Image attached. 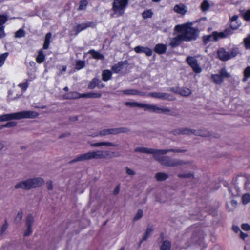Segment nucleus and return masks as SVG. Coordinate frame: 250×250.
<instances>
[{"instance_id": "obj_48", "label": "nucleus", "mask_w": 250, "mask_h": 250, "mask_svg": "<svg viewBox=\"0 0 250 250\" xmlns=\"http://www.w3.org/2000/svg\"><path fill=\"white\" fill-rule=\"evenodd\" d=\"M243 18L247 21H250V9L244 13Z\"/></svg>"}, {"instance_id": "obj_27", "label": "nucleus", "mask_w": 250, "mask_h": 250, "mask_svg": "<svg viewBox=\"0 0 250 250\" xmlns=\"http://www.w3.org/2000/svg\"><path fill=\"white\" fill-rule=\"evenodd\" d=\"M151 148L144 147H136L134 151L136 152H140L142 153L150 154L151 152Z\"/></svg>"}, {"instance_id": "obj_51", "label": "nucleus", "mask_w": 250, "mask_h": 250, "mask_svg": "<svg viewBox=\"0 0 250 250\" xmlns=\"http://www.w3.org/2000/svg\"><path fill=\"white\" fill-rule=\"evenodd\" d=\"M124 93L128 95H135L137 92L134 90H125L124 91Z\"/></svg>"}, {"instance_id": "obj_59", "label": "nucleus", "mask_w": 250, "mask_h": 250, "mask_svg": "<svg viewBox=\"0 0 250 250\" xmlns=\"http://www.w3.org/2000/svg\"><path fill=\"white\" fill-rule=\"evenodd\" d=\"M238 18V16L237 15H234L231 18V21H232V22L236 21Z\"/></svg>"}, {"instance_id": "obj_58", "label": "nucleus", "mask_w": 250, "mask_h": 250, "mask_svg": "<svg viewBox=\"0 0 250 250\" xmlns=\"http://www.w3.org/2000/svg\"><path fill=\"white\" fill-rule=\"evenodd\" d=\"M248 235L246 233H243L242 232H241L240 233V237L243 239H245L246 237H247Z\"/></svg>"}, {"instance_id": "obj_45", "label": "nucleus", "mask_w": 250, "mask_h": 250, "mask_svg": "<svg viewBox=\"0 0 250 250\" xmlns=\"http://www.w3.org/2000/svg\"><path fill=\"white\" fill-rule=\"evenodd\" d=\"M153 229L151 228H148L145 233L144 236L143 237V240H146L148 236L151 234L152 232Z\"/></svg>"}, {"instance_id": "obj_26", "label": "nucleus", "mask_w": 250, "mask_h": 250, "mask_svg": "<svg viewBox=\"0 0 250 250\" xmlns=\"http://www.w3.org/2000/svg\"><path fill=\"white\" fill-rule=\"evenodd\" d=\"M88 53L91 54L92 57L95 59L103 60L104 59V56L103 55L94 50H90L89 51Z\"/></svg>"}, {"instance_id": "obj_63", "label": "nucleus", "mask_w": 250, "mask_h": 250, "mask_svg": "<svg viewBox=\"0 0 250 250\" xmlns=\"http://www.w3.org/2000/svg\"><path fill=\"white\" fill-rule=\"evenodd\" d=\"M64 89V91H68V89H68V87L67 86H66V87H65L64 88V89Z\"/></svg>"}, {"instance_id": "obj_43", "label": "nucleus", "mask_w": 250, "mask_h": 250, "mask_svg": "<svg viewBox=\"0 0 250 250\" xmlns=\"http://www.w3.org/2000/svg\"><path fill=\"white\" fill-rule=\"evenodd\" d=\"M143 216V211L142 210H139L136 213L135 216L134 217V220H138L141 219Z\"/></svg>"}, {"instance_id": "obj_9", "label": "nucleus", "mask_w": 250, "mask_h": 250, "mask_svg": "<svg viewBox=\"0 0 250 250\" xmlns=\"http://www.w3.org/2000/svg\"><path fill=\"white\" fill-rule=\"evenodd\" d=\"M228 35L227 31L222 32H214L212 34L205 36L203 37L204 42L205 44L210 41H216L218 40L226 37Z\"/></svg>"}, {"instance_id": "obj_18", "label": "nucleus", "mask_w": 250, "mask_h": 250, "mask_svg": "<svg viewBox=\"0 0 250 250\" xmlns=\"http://www.w3.org/2000/svg\"><path fill=\"white\" fill-rule=\"evenodd\" d=\"M182 41H184L183 40L182 36L180 34L177 36L170 39L169 45L172 47H175L178 46Z\"/></svg>"}, {"instance_id": "obj_46", "label": "nucleus", "mask_w": 250, "mask_h": 250, "mask_svg": "<svg viewBox=\"0 0 250 250\" xmlns=\"http://www.w3.org/2000/svg\"><path fill=\"white\" fill-rule=\"evenodd\" d=\"M16 122H9L7 123V124H6L5 125H2L1 126V128H2L3 127H14V126H16Z\"/></svg>"}, {"instance_id": "obj_57", "label": "nucleus", "mask_w": 250, "mask_h": 250, "mask_svg": "<svg viewBox=\"0 0 250 250\" xmlns=\"http://www.w3.org/2000/svg\"><path fill=\"white\" fill-rule=\"evenodd\" d=\"M233 230L236 233H238L240 231V229L238 226H234L232 228Z\"/></svg>"}, {"instance_id": "obj_20", "label": "nucleus", "mask_w": 250, "mask_h": 250, "mask_svg": "<svg viewBox=\"0 0 250 250\" xmlns=\"http://www.w3.org/2000/svg\"><path fill=\"white\" fill-rule=\"evenodd\" d=\"M126 61H121L112 66V71L116 73L120 72L123 68L125 65H126Z\"/></svg>"}, {"instance_id": "obj_44", "label": "nucleus", "mask_w": 250, "mask_h": 250, "mask_svg": "<svg viewBox=\"0 0 250 250\" xmlns=\"http://www.w3.org/2000/svg\"><path fill=\"white\" fill-rule=\"evenodd\" d=\"M178 177L180 178H192L193 175L192 173H182L178 175Z\"/></svg>"}, {"instance_id": "obj_61", "label": "nucleus", "mask_w": 250, "mask_h": 250, "mask_svg": "<svg viewBox=\"0 0 250 250\" xmlns=\"http://www.w3.org/2000/svg\"><path fill=\"white\" fill-rule=\"evenodd\" d=\"M230 204L234 207H235L237 205V203L236 201L233 200L230 202Z\"/></svg>"}, {"instance_id": "obj_19", "label": "nucleus", "mask_w": 250, "mask_h": 250, "mask_svg": "<svg viewBox=\"0 0 250 250\" xmlns=\"http://www.w3.org/2000/svg\"><path fill=\"white\" fill-rule=\"evenodd\" d=\"M149 96L152 97L154 98L161 99H169L171 100L172 99L169 97V96L166 93H160V92H153L150 93L148 94Z\"/></svg>"}, {"instance_id": "obj_54", "label": "nucleus", "mask_w": 250, "mask_h": 250, "mask_svg": "<svg viewBox=\"0 0 250 250\" xmlns=\"http://www.w3.org/2000/svg\"><path fill=\"white\" fill-rule=\"evenodd\" d=\"M242 229L246 231L250 230V226L248 224H244L241 226Z\"/></svg>"}, {"instance_id": "obj_35", "label": "nucleus", "mask_w": 250, "mask_h": 250, "mask_svg": "<svg viewBox=\"0 0 250 250\" xmlns=\"http://www.w3.org/2000/svg\"><path fill=\"white\" fill-rule=\"evenodd\" d=\"M8 53H4L0 55V67L3 66L4 62L8 56Z\"/></svg>"}, {"instance_id": "obj_56", "label": "nucleus", "mask_w": 250, "mask_h": 250, "mask_svg": "<svg viewBox=\"0 0 250 250\" xmlns=\"http://www.w3.org/2000/svg\"><path fill=\"white\" fill-rule=\"evenodd\" d=\"M22 218V212H19L16 216V220L17 221H20Z\"/></svg>"}, {"instance_id": "obj_40", "label": "nucleus", "mask_w": 250, "mask_h": 250, "mask_svg": "<svg viewBox=\"0 0 250 250\" xmlns=\"http://www.w3.org/2000/svg\"><path fill=\"white\" fill-rule=\"evenodd\" d=\"M220 75L222 76V78H229L230 77V75L228 73L226 70L224 68L222 69L220 71Z\"/></svg>"}, {"instance_id": "obj_50", "label": "nucleus", "mask_w": 250, "mask_h": 250, "mask_svg": "<svg viewBox=\"0 0 250 250\" xmlns=\"http://www.w3.org/2000/svg\"><path fill=\"white\" fill-rule=\"evenodd\" d=\"M152 13L150 11H147L143 12V17L144 18H150L152 16Z\"/></svg>"}, {"instance_id": "obj_25", "label": "nucleus", "mask_w": 250, "mask_h": 250, "mask_svg": "<svg viewBox=\"0 0 250 250\" xmlns=\"http://www.w3.org/2000/svg\"><path fill=\"white\" fill-rule=\"evenodd\" d=\"M171 244L168 240L164 241L160 247V250H173L171 249Z\"/></svg>"}, {"instance_id": "obj_15", "label": "nucleus", "mask_w": 250, "mask_h": 250, "mask_svg": "<svg viewBox=\"0 0 250 250\" xmlns=\"http://www.w3.org/2000/svg\"><path fill=\"white\" fill-rule=\"evenodd\" d=\"M89 145L92 147H100L105 146L107 147H116L117 145L110 142H101L97 143H89Z\"/></svg>"}, {"instance_id": "obj_2", "label": "nucleus", "mask_w": 250, "mask_h": 250, "mask_svg": "<svg viewBox=\"0 0 250 250\" xmlns=\"http://www.w3.org/2000/svg\"><path fill=\"white\" fill-rule=\"evenodd\" d=\"M110 152L107 150H97L88 151L77 155L75 159L71 161V163L77 162H83L92 159H103L111 158Z\"/></svg>"}, {"instance_id": "obj_8", "label": "nucleus", "mask_w": 250, "mask_h": 250, "mask_svg": "<svg viewBox=\"0 0 250 250\" xmlns=\"http://www.w3.org/2000/svg\"><path fill=\"white\" fill-rule=\"evenodd\" d=\"M129 131L128 128L124 127L106 128L100 130L97 135L104 137L109 135L127 133Z\"/></svg>"}, {"instance_id": "obj_37", "label": "nucleus", "mask_w": 250, "mask_h": 250, "mask_svg": "<svg viewBox=\"0 0 250 250\" xmlns=\"http://www.w3.org/2000/svg\"><path fill=\"white\" fill-rule=\"evenodd\" d=\"M125 104L127 106H129L131 107H141V105L142 104L139 103L135 102H126Z\"/></svg>"}, {"instance_id": "obj_41", "label": "nucleus", "mask_w": 250, "mask_h": 250, "mask_svg": "<svg viewBox=\"0 0 250 250\" xmlns=\"http://www.w3.org/2000/svg\"><path fill=\"white\" fill-rule=\"evenodd\" d=\"M24 36L25 32L24 30L22 29H20L15 33V37L16 38H21L24 37Z\"/></svg>"}, {"instance_id": "obj_52", "label": "nucleus", "mask_w": 250, "mask_h": 250, "mask_svg": "<svg viewBox=\"0 0 250 250\" xmlns=\"http://www.w3.org/2000/svg\"><path fill=\"white\" fill-rule=\"evenodd\" d=\"M4 29L5 27L0 26V39L4 38L6 35Z\"/></svg>"}, {"instance_id": "obj_12", "label": "nucleus", "mask_w": 250, "mask_h": 250, "mask_svg": "<svg viewBox=\"0 0 250 250\" xmlns=\"http://www.w3.org/2000/svg\"><path fill=\"white\" fill-rule=\"evenodd\" d=\"M175 134H187V135H191L195 134L196 135H200V136H204L205 134L204 133H202V131L198 130L196 131L194 130H192L188 128H182L174 131Z\"/></svg>"}, {"instance_id": "obj_6", "label": "nucleus", "mask_w": 250, "mask_h": 250, "mask_svg": "<svg viewBox=\"0 0 250 250\" xmlns=\"http://www.w3.org/2000/svg\"><path fill=\"white\" fill-rule=\"evenodd\" d=\"M128 3V0H114L112 7L114 13L112 16L120 17L123 15Z\"/></svg>"}, {"instance_id": "obj_14", "label": "nucleus", "mask_w": 250, "mask_h": 250, "mask_svg": "<svg viewBox=\"0 0 250 250\" xmlns=\"http://www.w3.org/2000/svg\"><path fill=\"white\" fill-rule=\"evenodd\" d=\"M134 50L137 53H144L148 56H150L152 54V50L148 47L137 46L134 48Z\"/></svg>"}, {"instance_id": "obj_53", "label": "nucleus", "mask_w": 250, "mask_h": 250, "mask_svg": "<svg viewBox=\"0 0 250 250\" xmlns=\"http://www.w3.org/2000/svg\"><path fill=\"white\" fill-rule=\"evenodd\" d=\"M27 229L24 232V235L26 236H28L30 235L32 232V229H31V227L27 226Z\"/></svg>"}, {"instance_id": "obj_62", "label": "nucleus", "mask_w": 250, "mask_h": 250, "mask_svg": "<svg viewBox=\"0 0 250 250\" xmlns=\"http://www.w3.org/2000/svg\"><path fill=\"white\" fill-rule=\"evenodd\" d=\"M3 147V145L2 143L0 142V150L2 149Z\"/></svg>"}, {"instance_id": "obj_16", "label": "nucleus", "mask_w": 250, "mask_h": 250, "mask_svg": "<svg viewBox=\"0 0 250 250\" xmlns=\"http://www.w3.org/2000/svg\"><path fill=\"white\" fill-rule=\"evenodd\" d=\"M173 10L177 13L185 15L188 11V8L183 4L180 3L176 5L174 7Z\"/></svg>"}, {"instance_id": "obj_39", "label": "nucleus", "mask_w": 250, "mask_h": 250, "mask_svg": "<svg viewBox=\"0 0 250 250\" xmlns=\"http://www.w3.org/2000/svg\"><path fill=\"white\" fill-rule=\"evenodd\" d=\"M7 21V17L4 15H0V26L5 27L4 25Z\"/></svg>"}, {"instance_id": "obj_47", "label": "nucleus", "mask_w": 250, "mask_h": 250, "mask_svg": "<svg viewBox=\"0 0 250 250\" xmlns=\"http://www.w3.org/2000/svg\"><path fill=\"white\" fill-rule=\"evenodd\" d=\"M33 218L32 216H28L27 218L26 221V225L27 226L31 227L32 224L33 222Z\"/></svg>"}, {"instance_id": "obj_7", "label": "nucleus", "mask_w": 250, "mask_h": 250, "mask_svg": "<svg viewBox=\"0 0 250 250\" xmlns=\"http://www.w3.org/2000/svg\"><path fill=\"white\" fill-rule=\"evenodd\" d=\"M238 52L237 48H234L229 52H227L224 48H220L217 51V55L221 60L225 61L235 57Z\"/></svg>"}, {"instance_id": "obj_13", "label": "nucleus", "mask_w": 250, "mask_h": 250, "mask_svg": "<svg viewBox=\"0 0 250 250\" xmlns=\"http://www.w3.org/2000/svg\"><path fill=\"white\" fill-rule=\"evenodd\" d=\"M71 94L72 96L68 97L65 96H64V98H78L80 97H84V98H99L101 96V94L100 93H94V92H90L87 93H85L83 94H79L76 92H72Z\"/></svg>"}, {"instance_id": "obj_60", "label": "nucleus", "mask_w": 250, "mask_h": 250, "mask_svg": "<svg viewBox=\"0 0 250 250\" xmlns=\"http://www.w3.org/2000/svg\"><path fill=\"white\" fill-rule=\"evenodd\" d=\"M119 191H120V187L119 186H117L115 189H114V193L115 194H118V193L119 192Z\"/></svg>"}, {"instance_id": "obj_29", "label": "nucleus", "mask_w": 250, "mask_h": 250, "mask_svg": "<svg viewBox=\"0 0 250 250\" xmlns=\"http://www.w3.org/2000/svg\"><path fill=\"white\" fill-rule=\"evenodd\" d=\"M168 176V175L166 173H157L155 177L157 181H161L167 179Z\"/></svg>"}, {"instance_id": "obj_49", "label": "nucleus", "mask_w": 250, "mask_h": 250, "mask_svg": "<svg viewBox=\"0 0 250 250\" xmlns=\"http://www.w3.org/2000/svg\"><path fill=\"white\" fill-rule=\"evenodd\" d=\"M28 86V83L27 82H26L23 83H20L18 85V86L20 87V88H21L24 91H25L27 89Z\"/></svg>"}, {"instance_id": "obj_42", "label": "nucleus", "mask_w": 250, "mask_h": 250, "mask_svg": "<svg viewBox=\"0 0 250 250\" xmlns=\"http://www.w3.org/2000/svg\"><path fill=\"white\" fill-rule=\"evenodd\" d=\"M242 201L244 204H247L250 202V194H246L242 197Z\"/></svg>"}, {"instance_id": "obj_64", "label": "nucleus", "mask_w": 250, "mask_h": 250, "mask_svg": "<svg viewBox=\"0 0 250 250\" xmlns=\"http://www.w3.org/2000/svg\"><path fill=\"white\" fill-rule=\"evenodd\" d=\"M66 70V66H63L62 71L63 72H65Z\"/></svg>"}, {"instance_id": "obj_31", "label": "nucleus", "mask_w": 250, "mask_h": 250, "mask_svg": "<svg viewBox=\"0 0 250 250\" xmlns=\"http://www.w3.org/2000/svg\"><path fill=\"white\" fill-rule=\"evenodd\" d=\"M179 93L182 96H188L191 94V91L189 88H183L179 90Z\"/></svg>"}, {"instance_id": "obj_34", "label": "nucleus", "mask_w": 250, "mask_h": 250, "mask_svg": "<svg viewBox=\"0 0 250 250\" xmlns=\"http://www.w3.org/2000/svg\"><path fill=\"white\" fill-rule=\"evenodd\" d=\"M85 66V62L83 61H77L76 62V69L80 70Z\"/></svg>"}, {"instance_id": "obj_10", "label": "nucleus", "mask_w": 250, "mask_h": 250, "mask_svg": "<svg viewBox=\"0 0 250 250\" xmlns=\"http://www.w3.org/2000/svg\"><path fill=\"white\" fill-rule=\"evenodd\" d=\"M141 107L143 108L145 110H148L150 112L159 113L166 112L169 111L167 108H161L153 104H142Z\"/></svg>"}, {"instance_id": "obj_21", "label": "nucleus", "mask_w": 250, "mask_h": 250, "mask_svg": "<svg viewBox=\"0 0 250 250\" xmlns=\"http://www.w3.org/2000/svg\"><path fill=\"white\" fill-rule=\"evenodd\" d=\"M91 26L90 22H87L82 23L80 24H77L75 27L74 30L76 31V34L77 35L80 32L86 29L87 27H89Z\"/></svg>"}, {"instance_id": "obj_4", "label": "nucleus", "mask_w": 250, "mask_h": 250, "mask_svg": "<svg viewBox=\"0 0 250 250\" xmlns=\"http://www.w3.org/2000/svg\"><path fill=\"white\" fill-rule=\"evenodd\" d=\"M39 114L33 111H22L18 112L7 114L0 116V121H6L11 120H20L22 119H33L38 116Z\"/></svg>"}, {"instance_id": "obj_23", "label": "nucleus", "mask_w": 250, "mask_h": 250, "mask_svg": "<svg viewBox=\"0 0 250 250\" xmlns=\"http://www.w3.org/2000/svg\"><path fill=\"white\" fill-rule=\"evenodd\" d=\"M51 35H52V34L50 32L46 34L44 43L43 44V47H42V50L43 49H47L49 48Z\"/></svg>"}, {"instance_id": "obj_28", "label": "nucleus", "mask_w": 250, "mask_h": 250, "mask_svg": "<svg viewBox=\"0 0 250 250\" xmlns=\"http://www.w3.org/2000/svg\"><path fill=\"white\" fill-rule=\"evenodd\" d=\"M112 76L111 72L109 70H105L103 71L102 73L103 80L104 81H107L109 80Z\"/></svg>"}, {"instance_id": "obj_55", "label": "nucleus", "mask_w": 250, "mask_h": 250, "mask_svg": "<svg viewBox=\"0 0 250 250\" xmlns=\"http://www.w3.org/2000/svg\"><path fill=\"white\" fill-rule=\"evenodd\" d=\"M46 188L48 190H52L53 189V183L51 181H48L46 183Z\"/></svg>"}, {"instance_id": "obj_3", "label": "nucleus", "mask_w": 250, "mask_h": 250, "mask_svg": "<svg viewBox=\"0 0 250 250\" xmlns=\"http://www.w3.org/2000/svg\"><path fill=\"white\" fill-rule=\"evenodd\" d=\"M192 23H187L177 25L175 27V30L179 32L184 41H190L195 40L198 37V30L192 27Z\"/></svg>"}, {"instance_id": "obj_1", "label": "nucleus", "mask_w": 250, "mask_h": 250, "mask_svg": "<svg viewBox=\"0 0 250 250\" xmlns=\"http://www.w3.org/2000/svg\"><path fill=\"white\" fill-rule=\"evenodd\" d=\"M186 150L181 149H156L151 148L150 154H152L153 158L164 166L175 167L185 165L188 170H196V166L192 162H185L181 160L171 159L169 157L163 156L164 155L170 152L183 153Z\"/></svg>"}, {"instance_id": "obj_24", "label": "nucleus", "mask_w": 250, "mask_h": 250, "mask_svg": "<svg viewBox=\"0 0 250 250\" xmlns=\"http://www.w3.org/2000/svg\"><path fill=\"white\" fill-rule=\"evenodd\" d=\"M45 55L43 52L42 49L39 51L38 55L36 57V62L38 63H41L45 60Z\"/></svg>"}, {"instance_id": "obj_22", "label": "nucleus", "mask_w": 250, "mask_h": 250, "mask_svg": "<svg viewBox=\"0 0 250 250\" xmlns=\"http://www.w3.org/2000/svg\"><path fill=\"white\" fill-rule=\"evenodd\" d=\"M167 50V46L163 44H157L154 47V51L159 54H163Z\"/></svg>"}, {"instance_id": "obj_17", "label": "nucleus", "mask_w": 250, "mask_h": 250, "mask_svg": "<svg viewBox=\"0 0 250 250\" xmlns=\"http://www.w3.org/2000/svg\"><path fill=\"white\" fill-rule=\"evenodd\" d=\"M101 83V82L99 79L94 78L90 82L88 85V88L92 89L95 88L96 87H97L99 88H101L104 87V85Z\"/></svg>"}, {"instance_id": "obj_36", "label": "nucleus", "mask_w": 250, "mask_h": 250, "mask_svg": "<svg viewBox=\"0 0 250 250\" xmlns=\"http://www.w3.org/2000/svg\"><path fill=\"white\" fill-rule=\"evenodd\" d=\"M88 4V2L86 0H82L80 1V5L78 9L79 10H83L85 9Z\"/></svg>"}, {"instance_id": "obj_33", "label": "nucleus", "mask_w": 250, "mask_h": 250, "mask_svg": "<svg viewBox=\"0 0 250 250\" xmlns=\"http://www.w3.org/2000/svg\"><path fill=\"white\" fill-rule=\"evenodd\" d=\"M210 5L207 0H204L201 3V8L203 11L208 10L209 8Z\"/></svg>"}, {"instance_id": "obj_32", "label": "nucleus", "mask_w": 250, "mask_h": 250, "mask_svg": "<svg viewBox=\"0 0 250 250\" xmlns=\"http://www.w3.org/2000/svg\"><path fill=\"white\" fill-rule=\"evenodd\" d=\"M244 77L243 79V81L246 82L250 77V66H248L246 68L244 71Z\"/></svg>"}, {"instance_id": "obj_30", "label": "nucleus", "mask_w": 250, "mask_h": 250, "mask_svg": "<svg viewBox=\"0 0 250 250\" xmlns=\"http://www.w3.org/2000/svg\"><path fill=\"white\" fill-rule=\"evenodd\" d=\"M211 78L214 83L216 84H220L223 82V79L220 75L213 74L211 76Z\"/></svg>"}, {"instance_id": "obj_11", "label": "nucleus", "mask_w": 250, "mask_h": 250, "mask_svg": "<svg viewBox=\"0 0 250 250\" xmlns=\"http://www.w3.org/2000/svg\"><path fill=\"white\" fill-rule=\"evenodd\" d=\"M186 61L194 72L196 73L201 72L202 69L194 57L188 56L187 58Z\"/></svg>"}, {"instance_id": "obj_5", "label": "nucleus", "mask_w": 250, "mask_h": 250, "mask_svg": "<svg viewBox=\"0 0 250 250\" xmlns=\"http://www.w3.org/2000/svg\"><path fill=\"white\" fill-rule=\"evenodd\" d=\"M44 180L41 178H36L21 181L17 183L15 187L16 188H21L25 190L37 188L43 185Z\"/></svg>"}, {"instance_id": "obj_38", "label": "nucleus", "mask_w": 250, "mask_h": 250, "mask_svg": "<svg viewBox=\"0 0 250 250\" xmlns=\"http://www.w3.org/2000/svg\"><path fill=\"white\" fill-rule=\"evenodd\" d=\"M244 45L247 49H250V35L244 39Z\"/></svg>"}]
</instances>
